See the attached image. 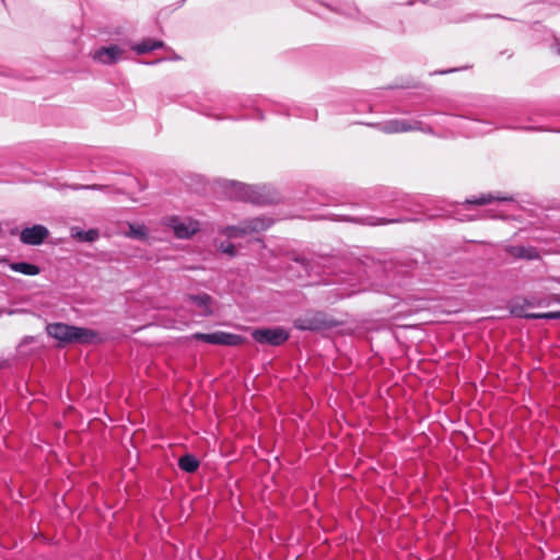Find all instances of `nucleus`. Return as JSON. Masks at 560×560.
I'll return each instance as SVG.
<instances>
[{
  "mask_svg": "<svg viewBox=\"0 0 560 560\" xmlns=\"http://www.w3.org/2000/svg\"><path fill=\"white\" fill-rule=\"evenodd\" d=\"M226 194L232 199H238L255 205H271L279 201L278 192L266 185L253 186L240 182H229Z\"/></svg>",
  "mask_w": 560,
  "mask_h": 560,
  "instance_id": "f257e3e1",
  "label": "nucleus"
},
{
  "mask_svg": "<svg viewBox=\"0 0 560 560\" xmlns=\"http://www.w3.org/2000/svg\"><path fill=\"white\" fill-rule=\"evenodd\" d=\"M47 334L62 343H92L97 335L94 330L63 323H52L46 327Z\"/></svg>",
  "mask_w": 560,
  "mask_h": 560,
  "instance_id": "f03ea898",
  "label": "nucleus"
},
{
  "mask_svg": "<svg viewBox=\"0 0 560 560\" xmlns=\"http://www.w3.org/2000/svg\"><path fill=\"white\" fill-rule=\"evenodd\" d=\"M521 114V109L512 106H499L491 109L487 116L491 117L493 120L488 124L494 125L495 128H511V129H525V130H536L533 127H524L520 125L518 115Z\"/></svg>",
  "mask_w": 560,
  "mask_h": 560,
  "instance_id": "7ed1b4c3",
  "label": "nucleus"
},
{
  "mask_svg": "<svg viewBox=\"0 0 560 560\" xmlns=\"http://www.w3.org/2000/svg\"><path fill=\"white\" fill-rule=\"evenodd\" d=\"M380 131L384 133H399L410 131H421L424 133H432V128L424 125L418 119H400L394 118L373 125Z\"/></svg>",
  "mask_w": 560,
  "mask_h": 560,
  "instance_id": "20e7f679",
  "label": "nucleus"
},
{
  "mask_svg": "<svg viewBox=\"0 0 560 560\" xmlns=\"http://www.w3.org/2000/svg\"><path fill=\"white\" fill-rule=\"evenodd\" d=\"M293 326L302 331H320L335 326V322L325 313L308 311L294 319Z\"/></svg>",
  "mask_w": 560,
  "mask_h": 560,
  "instance_id": "39448f33",
  "label": "nucleus"
},
{
  "mask_svg": "<svg viewBox=\"0 0 560 560\" xmlns=\"http://www.w3.org/2000/svg\"><path fill=\"white\" fill-rule=\"evenodd\" d=\"M272 220L268 218H252L241 222L238 225H230L225 226L222 230V233L232 238V237H241L246 234L256 233L260 231L267 230L271 226Z\"/></svg>",
  "mask_w": 560,
  "mask_h": 560,
  "instance_id": "423d86ee",
  "label": "nucleus"
},
{
  "mask_svg": "<svg viewBox=\"0 0 560 560\" xmlns=\"http://www.w3.org/2000/svg\"><path fill=\"white\" fill-rule=\"evenodd\" d=\"M252 337L258 343L278 347L289 339L290 334L282 327L257 328L253 330Z\"/></svg>",
  "mask_w": 560,
  "mask_h": 560,
  "instance_id": "0eeeda50",
  "label": "nucleus"
},
{
  "mask_svg": "<svg viewBox=\"0 0 560 560\" xmlns=\"http://www.w3.org/2000/svg\"><path fill=\"white\" fill-rule=\"evenodd\" d=\"M191 338L210 345L236 346L241 342V337L238 335L224 331H215L211 334L196 332Z\"/></svg>",
  "mask_w": 560,
  "mask_h": 560,
  "instance_id": "6e6552de",
  "label": "nucleus"
},
{
  "mask_svg": "<svg viewBox=\"0 0 560 560\" xmlns=\"http://www.w3.org/2000/svg\"><path fill=\"white\" fill-rule=\"evenodd\" d=\"M168 225L178 238H189L199 231V222L191 219L171 218Z\"/></svg>",
  "mask_w": 560,
  "mask_h": 560,
  "instance_id": "1a4fd4ad",
  "label": "nucleus"
},
{
  "mask_svg": "<svg viewBox=\"0 0 560 560\" xmlns=\"http://www.w3.org/2000/svg\"><path fill=\"white\" fill-rule=\"evenodd\" d=\"M49 236V231L42 224L25 228L20 233V240L26 245H40Z\"/></svg>",
  "mask_w": 560,
  "mask_h": 560,
  "instance_id": "9d476101",
  "label": "nucleus"
},
{
  "mask_svg": "<svg viewBox=\"0 0 560 560\" xmlns=\"http://www.w3.org/2000/svg\"><path fill=\"white\" fill-rule=\"evenodd\" d=\"M122 55V49L117 45H112L108 47H102L97 49L93 58L104 65H110L116 62Z\"/></svg>",
  "mask_w": 560,
  "mask_h": 560,
  "instance_id": "9b49d317",
  "label": "nucleus"
},
{
  "mask_svg": "<svg viewBox=\"0 0 560 560\" xmlns=\"http://www.w3.org/2000/svg\"><path fill=\"white\" fill-rule=\"evenodd\" d=\"M513 315L526 319H560V311L547 313H526L524 305L513 304L511 307Z\"/></svg>",
  "mask_w": 560,
  "mask_h": 560,
  "instance_id": "f8f14e48",
  "label": "nucleus"
},
{
  "mask_svg": "<svg viewBox=\"0 0 560 560\" xmlns=\"http://www.w3.org/2000/svg\"><path fill=\"white\" fill-rule=\"evenodd\" d=\"M506 253L510 254L514 258L518 259H527L535 260L539 259L540 255L536 247L534 246H506Z\"/></svg>",
  "mask_w": 560,
  "mask_h": 560,
  "instance_id": "ddd939ff",
  "label": "nucleus"
},
{
  "mask_svg": "<svg viewBox=\"0 0 560 560\" xmlns=\"http://www.w3.org/2000/svg\"><path fill=\"white\" fill-rule=\"evenodd\" d=\"M187 301L196 305L200 312L199 314L202 316H209L212 314L211 308V296L207 293H200V294H189L187 295Z\"/></svg>",
  "mask_w": 560,
  "mask_h": 560,
  "instance_id": "4468645a",
  "label": "nucleus"
},
{
  "mask_svg": "<svg viewBox=\"0 0 560 560\" xmlns=\"http://www.w3.org/2000/svg\"><path fill=\"white\" fill-rule=\"evenodd\" d=\"M340 220L348 221V222L360 223V224H366V225L400 223V222L405 221L402 219H377L375 217L352 218V217H347V215H341Z\"/></svg>",
  "mask_w": 560,
  "mask_h": 560,
  "instance_id": "2eb2a0df",
  "label": "nucleus"
},
{
  "mask_svg": "<svg viewBox=\"0 0 560 560\" xmlns=\"http://www.w3.org/2000/svg\"><path fill=\"white\" fill-rule=\"evenodd\" d=\"M164 47V43L162 40L145 38L140 43H137L132 46V50L138 55H144L158 48Z\"/></svg>",
  "mask_w": 560,
  "mask_h": 560,
  "instance_id": "dca6fc26",
  "label": "nucleus"
},
{
  "mask_svg": "<svg viewBox=\"0 0 560 560\" xmlns=\"http://www.w3.org/2000/svg\"><path fill=\"white\" fill-rule=\"evenodd\" d=\"M9 267L11 270L26 276H36L40 272L38 266L26 261L10 262Z\"/></svg>",
  "mask_w": 560,
  "mask_h": 560,
  "instance_id": "f3484780",
  "label": "nucleus"
},
{
  "mask_svg": "<svg viewBox=\"0 0 560 560\" xmlns=\"http://www.w3.org/2000/svg\"><path fill=\"white\" fill-rule=\"evenodd\" d=\"M178 467L185 472H194L199 467V460L191 454H186L178 459Z\"/></svg>",
  "mask_w": 560,
  "mask_h": 560,
  "instance_id": "a211bd4d",
  "label": "nucleus"
},
{
  "mask_svg": "<svg viewBox=\"0 0 560 560\" xmlns=\"http://www.w3.org/2000/svg\"><path fill=\"white\" fill-rule=\"evenodd\" d=\"M328 8H330L331 11L339 12L349 18H357L359 15V10L350 0H347L342 5L341 4H336L334 7L328 5Z\"/></svg>",
  "mask_w": 560,
  "mask_h": 560,
  "instance_id": "6ab92c4d",
  "label": "nucleus"
},
{
  "mask_svg": "<svg viewBox=\"0 0 560 560\" xmlns=\"http://www.w3.org/2000/svg\"><path fill=\"white\" fill-rule=\"evenodd\" d=\"M492 200H509L504 197L493 196L491 194L481 195L480 197L468 198L464 201L467 206H481L491 202Z\"/></svg>",
  "mask_w": 560,
  "mask_h": 560,
  "instance_id": "aec40b11",
  "label": "nucleus"
},
{
  "mask_svg": "<svg viewBox=\"0 0 560 560\" xmlns=\"http://www.w3.org/2000/svg\"><path fill=\"white\" fill-rule=\"evenodd\" d=\"M72 235L82 242H94L98 237V231L94 229H90L88 231H75Z\"/></svg>",
  "mask_w": 560,
  "mask_h": 560,
  "instance_id": "412c9836",
  "label": "nucleus"
},
{
  "mask_svg": "<svg viewBox=\"0 0 560 560\" xmlns=\"http://www.w3.org/2000/svg\"><path fill=\"white\" fill-rule=\"evenodd\" d=\"M129 235L142 240L147 236V228L144 225H130Z\"/></svg>",
  "mask_w": 560,
  "mask_h": 560,
  "instance_id": "4be33fe9",
  "label": "nucleus"
},
{
  "mask_svg": "<svg viewBox=\"0 0 560 560\" xmlns=\"http://www.w3.org/2000/svg\"><path fill=\"white\" fill-rule=\"evenodd\" d=\"M219 249L222 253L228 254L229 256H234L236 254V248H235L234 244L231 242L221 243L219 246Z\"/></svg>",
  "mask_w": 560,
  "mask_h": 560,
  "instance_id": "5701e85b",
  "label": "nucleus"
},
{
  "mask_svg": "<svg viewBox=\"0 0 560 560\" xmlns=\"http://www.w3.org/2000/svg\"><path fill=\"white\" fill-rule=\"evenodd\" d=\"M200 112H201L203 115H206V116H208V117L215 118V119L231 118V117H232L231 115H225V116L219 115V114H217V113H214V112L209 110L207 107H202V108L200 109Z\"/></svg>",
  "mask_w": 560,
  "mask_h": 560,
  "instance_id": "b1692460",
  "label": "nucleus"
},
{
  "mask_svg": "<svg viewBox=\"0 0 560 560\" xmlns=\"http://www.w3.org/2000/svg\"><path fill=\"white\" fill-rule=\"evenodd\" d=\"M552 49L556 51V54L560 55V39L557 37L552 44Z\"/></svg>",
  "mask_w": 560,
  "mask_h": 560,
  "instance_id": "393cba45",
  "label": "nucleus"
},
{
  "mask_svg": "<svg viewBox=\"0 0 560 560\" xmlns=\"http://www.w3.org/2000/svg\"><path fill=\"white\" fill-rule=\"evenodd\" d=\"M524 304L526 306H536V305H541L540 302H536L534 299L533 300H524Z\"/></svg>",
  "mask_w": 560,
  "mask_h": 560,
  "instance_id": "a878e982",
  "label": "nucleus"
},
{
  "mask_svg": "<svg viewBox=\"0 0 560 560\" xmlns=\"http://www.w3.org/2000/svg\"><path fill=\"white\" fill-rule=\"evenodd\" d=\"M303 116L308 119H314L317 116V113H316V110L310 109L308 113Z\"/></svg>",
  "mask_w": 560,
  "mask_h": 560,
  "instance_id": "bb28decb",
  "label": "nucleus"
},
{
  "mask_svg": "<svg viewBox=\"0 0 560 560\" xmlns=\"http://www.w3.org/2000/svg\"><path fill=\"white\" fill-rule=\"evenodd\" d=\"M550 300L555 303H560V294H552Z\"/></svg>",
  "mask_w": 560,
  "mask_h": 560,
  "instance_id": "cd10ccee",
  "label": "nucleus"
},
{
  "mask_svg": "<svg viewBox=\"0 0 560 560\" xmlns=\"http://www.w3.org/2000/svg\"><path fill=\"white\" fill-rule=\"evenodd\" d=\"M295 261H296L298 264H301V265H302V267L304 268V270H305V271H307V265H306V262H305L304 260H299V259H296Z\"/></svg>",
  "mask_w": 560,
  "mask_h": 560,
  "instance_id": "c85d7f7f",
  "label": "nucleus"
},
{
  "mask_svg": "<svg viewBox=\"0 0 560 560\" xmlns=\"http://www.w3.org/2000/svg\"><path fill=\"white\" fill-rule=\"evenodd\" d=\"M458 69H450V70H444V71H440L441 74H445V73H450V72H454V71H457Z\"/></svg>",
  "mask_w": 560,
  "mask_h": 560,
  "instance_id": "c756f323",
  "label": "nucleus"
},
{
  "mask_svg": "<svg viewBox=\"0 0 560 560\" xmlns=\"http://www.w3.org/2000/svg\"><path fill=\"white\" fill-rule=\"evenodd\" d=\"M490 129L480 130L479 133H487Z\"/></svg>",
  "mask_w": 560,
  "mask_h": 560,
  "instance_id": "7c9ffc66",
  "label": "nucleus"
}]
</instances>
